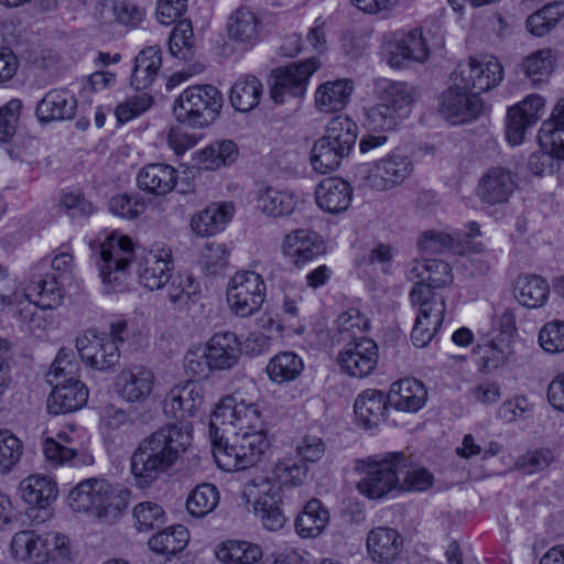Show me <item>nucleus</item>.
Wrapping results in <instances>:
<instances>
[{"label": "nucleus", "instance_id": "obj_1", "mask_svg": "<svg viewBox=\"0 0 564 564\" xmlns=\"http://www.w3.org/2000/svg\"><path fill=\"white\" fill-rule=\"evenodd\" d=\"M74 267L73 254L66 251L41 259L30 268L25 290L0 294V306L26 325L30 332L44 328L45 319L37 306L51 310L62 303L63 284L72 275Z\"/></svg>", "mask_w": 564, "mask_h": 564}, {"label": "nucleus", "instance_id": "obj_2", "mask_svg": "<svg viewBox=\"0 0 564 564\" xmlns=\"http://www.w3.org/2000/svg\"><path fill=\"white\" fill-rule=\"evenodd\" d=\"M405 276L414 284L409 297L417 311L411 339L414 346L423 348L441 328L446 312L445 297L434 289L451 285L453 271L443 260L414 259L408 264Z\"/></svg>", "mask_w": 564, "mask_h": 564}, {"label": "nucleus", "instance_id": "obj_3", "mask_svg": "<svg viewBox=\"0 0 564 564\" xmlns=\"http://www.w3.org/2000/svg\"><path fill=\"white\" fill-rule=\"evenodd\" d=\"M191 432L176 423H169L144 437L131 455L130 470L140 488L150 487L166 474L186 452Z\"/></svg>", "mask_w": 564, "mask_h": 564}, {"label": "nucleus", "instance_id": "obj_4", "mask_svg": "<svg viewBox=\"0 0 564 564\" xmlns=\"http://www.w3.org/2000/svg\"><path fill=\"white\" fill-rule=\"evenodd\" d=\"M243 389L246 393L238 389L216 404L209 424L210 436L218 435L219 430L232 435L267 432L256 398V384L248 382Z\"/></svg>", "mask_w": 564, "mask_h": 564}, {"label": "nucleus", "instance_id": "obj_5", "mask_svg": "<svg viewBox=\"0 0 564 564\" xmlns=\"http://www.w3.org/2000/svg\"><path fill=\"white\" fill-rule=\"evenodd\" d=\"M408 464L409 457L403 452L377 454L357 460L355 469L360 475L358 492L368 499L378 500L399 491L401 473Z\"/></svg>", "mask_w": 564, "mask_h": 564}, {"label": "nucleus", "instance_id": "obj_6", "mask_svg": "<svg viewBox=\"0 0 564 564\" xmlns=\"http://www.w3.org/2000/svg\"><path fill=\"white\" fill-rule=\"evenodd\" d=\"M73 359L69 351L61 349L47 372V381L54 386L47 399L51 414L70 413L87 403L88 389L75 378L78 367Z\"/></svg>", "mask_w": 564, "mask_h": 564}, {"label": "nucleus", "instance_id": "obj_7", "mask_svg": "<svg viewBox=\"0 0 564 564\" xmlns=\"http://www.w3.org/2000/svg\"><path fill=\"white\" fill-rule=\"evenodd\" d=\"M127 492L104 479H86L68 495V506L75 512H90L99 519L116 518L127 506Z\"/></svg>", "mask_w": 564, "mask_h": 564}, {"label": "nucleus", "instance_id": "obj_8", "mask_svg": "<svg viewBox=\"0 0 564 564\" xmlns=\"http://www.w3.org/2000/svg\"><path fill=\"white\" fill-rule=\"evenodd\" d=\"M97 267L106 292L123 290L135 259V243L119 231L109 234L99 245Z\"/></svg>", "mask_w": 564, "mask_h": 564}, {"label": "nucleus", "instance_id": "obj_9", "mask_svg": "<svg viewBox=\"0 0 564 564\" xmlns=\"http://www.w3.org/2000/svg\"><path fill=\"white\" fill-rule=\"evenodd\" d=\"M241 356V343L232 332L214 334L204 345L195 346L186 354V368L195 376L207 371H225L234 368Z\"/></svg>", "mask_w": 564, "mask_h": 564}, {"label": "nucleus", "instance_id": "obj_10", "mask_svg": "<svg viewBox=\"0 0 564 564\" xmlns=\"http://www.w3.org/2000/svg\"><path fill=\"white\" fill-rule=\"evenodd\" d=\"M213 456L217 466L225 471H237L253 466L269 447L267 432L235 434L230 440L210 436Z\"/></svg>", "mask_w": 564, "mask_h": 564}, {"label": "nucleus", "instance_id": "obj_11", "mask_svg": "<svg viewBox=\"0 0 564 564\" xmlns=\"http://www.w3.org/2000/svg\"><path fill=\"white\" fill-rule=\"evenodd\" d=\"M223 101L221 93L212 85L191 86L175 99L173 112L178 122L203 128L218 117Z\"/></svg>", "mask_w": 564, "mask_h": 564}, {"label": "nucleus", "instance_id": "obj_12", "mask_svg": "<svg viewBox=\"0 0 564 564\" xmlns=\"http://www.w3.org/2000/svg\"><path fill=\"white\" fill-rule=\"evenodd\" d=\"M205 404L204 387L193 380L174 384L162 401L163 414L192 433L191 421L197 417Z\"/></svg>", "mask_w": 564, "mask_h": 564}, {"label": "nucleus", "instance_id": "obj_13", "mask_svg": "<svg viewBox=\"0 0 564 564\" xmlns=\"http://www.w3.org/2000/svg\"><path fill=\"white\" fill-rule=\"evenodd\" d=\"M265 283L254 271H239L227 286V303L230 312L238 317L254 315L265 301Z\"/></svg>", "mask_w": 564, "mask_h": 564}, {"label": "nucleus", "instance_id": "obj_14", "mask_svg": "<svg viewBox=\"0 0 564 564\" xmlns=\"http://www.w3.org/2000/svg\"><path fill=\"white\" fill-rule=\"evenodd\" d=\"M410 156L393 152L375 161L364 177V185L376 192H388L401 186L413 172Z\"/></svg>", "mask_w": 564, "mask_h": 564}, {"label": "nucleus", "instance_id": "obj_15", "mask_svg": "<svg viewBox=\"0 0 564 564\" xmlns=\"http://www.w3.org/2000/svg\"><path fill=\"white\" fill-rule=\"evenodd\" d=\"M452 82V85L440 95L438 112L452 124L469 123L481 113L482 99L459 83Z\"/></svg>", "mask_w": 564, "mask_h": 564}, {"label": "nucleus", "instance_id": "obj_16", "mask_svg": "<svg viewBox=\"0 0 564 564\" xmlns=\"http://www.w3.org/2000/svg\"><path fill=\"white\" fill-rule=\"evenodd\" d=\"M321 67L317 58H308L276 68L273 73L271 98L275 104H283L289 97H302L306 93L311 76Z\"/></svg>", "mask_w": 564, "mask_h": 564}, {"label": "nucleus", "instance_id": "obj_17", "mask_svg": "<svg viewBox=\"0 0 564 564\" xmlns=\"http://www.w3.org/2000/svg\"><path fill=\"white\" fill-rule=\"evenodd\" d=\"M387 64L394 69L408 67L411 63H424L430 51L421 30L395 33L383 46Z\"/></svg>", "mask_w": 564, "mask_h": 564}, {"label": "nucleus", "instance_id": "obj_18", "mask_svg": "<svg viewBox=\"0 0 564 564\" xmlns=\"http://www.w3.org/2000/svg\"><path fill=\"white\" fill-rule=\"evenodd\" d=\"M76 347L82 360L93 369L109 370L119 361V346L107 333L89 329L76 339Z\"/></svg>", "mask_w": 564, "mask_h": 564}, {"label": "nucleus", "instance_id": "obj_19", "mask_svg": "<svg viewBox=\"0 0 564 564\" xmlns=\"http://www.w3.org/2000/svg\"><path fill=\"white\" fill-rule=\"evenodd\" d=\"M378 358L377 344L370 338L360 337L339 351L337 362L348 376L366 378L376 369Z\"/></svg>", "mask_w": 564, "mask_h": 564}, {"label": "nucleus", "instance_id": "obj_20", "mask_svg": "<svg viewBox=\"0 0 564 564\" xmlns=\"http://www.w3.org/2000/svg\"><path fill=\"white\" fill-rule=\"evenodd\" d=\"M155 384L152 370L134 365L122 369L115 381L119 398L128 403H142L151 395Z\"/></svg>", "mask_w": 564, "mask_h": 564}, {"label": "nucleus", "instance_id": "obj_21", "mask_svg": "<svg viewBox=\"0 0 564 564\" xmlns=\"http://www.w3.org/2000/svg\"><path fill=\"white\" fill-rule=\"evenodd\" d=\"M173 256L170 248L153 246L139 265L140 283L150 291L163 290L174 274Z\"/></svg>", "mask_w": 564, "mask_h": 564}, {"label": "nucleus", "instance_id": "obj_22", "mask_svg": "<svg viewBox=\"0 0 564 564\" xmlns=\"http://www.w3.org/2000/svg\"><path fill=\"white\" fill-rule=\"evenodd\" d=\"M226 30L230 41L250 50L261 40L264 24L256 11L240 7L229 15Z\"/></svg>", "mask_w": 564, "mask_h": 564}, {"label": "nucleus", "instance_id": "obj_23", "mask_svg": "<svg viewBox=\"0 0 564 564\" xmlns=\"http://www.w3.org/2000/svg\"><path fill=\"white\" fill-rule=\"evenodd\" d=\"M544 107L545 99L538 94L528 95L509 107L506 119L508 141H522L525 130L538 122Z\"/></svg>", "mask_w": 564, "mask_h": 564}, {"label": "nucleus", "instance_id": "obj_24", "mask_svg": "<svg viewBox=\"0 0 564 564\" xmlns=\"http://www.w3.org/2000/svg\"><path fill=\"white\" fill-rule=\"evenodd\" d=\"M324 242L319 235L310 229H296L285 235L282 252L294 264L302 265L324 253Z\"/></svg>", "mask_w": 564, "mask_h": 564}, {"label": "nucleus", "instance_id": "obj_25", "mask_svg": "<svg viewBox=\"0 0 564 564\" xmlns=\"http://www.w3.org/2000/svg\"><path fill=\"white\" fill-rule=\"evenodd\" d=\"M367 552L373 562L393 564L403 550V539L392 528L378 527L367 535Z\"/></svg>", "mask_w": 564, "mask_h": 564}, {"label": "nucleus", "instance_id": "obj_26", "mask_svg": "<svg viewBox=\"0 0 564 564\" xmlns=\"http://www.w3.org/2000/svg\"><path fill=\"white\" fill-rule=\"evenodd\" d=\"M491 62L485 58L471 57L457 65L452 74V80L464 88L477 94L488 91L494 85Z\"/></svg>", "mask_w": 564, "mask_h": 564}, {"label": "nucleus", "instance_id": "obj_27", "mask_svg": "<svg viewBox=\"0 0 564 564\" xmlns=\"http://www.w3.org/2000/svg\"><path fill=\"white\" fill-rule=\"evenodd\" d=\"M256 200L263 214L276 218L290 216L299 204V196L290 188L262 183L257 189Z\"/></svg>", "mask_w": 564, "mask_h": 564}, {"label": "nucleus", "instance_id": "obj_28", "mask_svg": "<svg viewBox=\"0 0 564 564\" xmlns=\"http://www.w3.org/2000/svg\"><path fill=\"white\" fill-rule=\"evenodd\" d=\"M352 187L340 177H328L319 182L315 189L317 206L328 214L347 210L352 200Z\"/></svg>", "mask_w": 564, "mask_h": 564}, {"label": "nucleus", "instance_id": "obj_29", "mask_svg": "<svg viewBox=\"0 0 564 564\" xmlns=\"http://www.w3.org/2000/svg\"><path fill=\"white\" fill-rule=\"evenodd\" d=\"M235 206L230 202L213 203L191 219L192 230L199 237H210L223 231L232 219Z\"/></svg>", "mask_w": 564, "mask_h": 564}, {"label": "nucleus", "instance_id": "obj_30", "mask_svg": "<svg viewBox=\"0 0 564 564\" xmlns=\"http://www.w3.org/2000/svg\"><path fill=\"white\" fill-rule=\"evenodd\" d=\"M354 90V82L349 78L327 80L316 88L315 106L325 113L340 111L349 104Z\"/></svg>", "mask_w": 564, "mask_h": 564}, {"label": "nucleus", "instance_id": "obj_31", "mask_svg": "<svg viewBox=\"0 0 564 564\" xmlns=\"http://www.w3.org/2000/svg\"><path fill=\"white\" fill-rule=\"evenodd\" d=\"M19 494L26 505L46 509L57 499L58 486L47 475L33 474L21 480Z\"/></svg>", "mask_w": 564, "mask_h": 564}, {"label": "nucleus", "instance_id": "obj_32", "mask_svg": "<svg viewBox=\"0 0 564 564\" xmlns=\"http://www.w3.org/2000/svg\"><path fill=\"white\" fill-rule=\"evenodd\" d=\"M380 104L399 118L406 117L415 101L416 90L405 82L382 79L378 84Z\"/></svg>", "mask_w": 564, "mask_h": 564}, {"label": "nucleus", "instance_id": "obj_33", "mask_svg": "<svg viewBox=\"0 0 564 564\" xmlns=\"http://www.w3.org/2000/svg\"><path fill=\"white\" fill-rule=\"evenodd\" d=\"M330 520L328 509L319 499L308 500L294 520V529L301 539H316L324 533Z\"/></svg>", "mask_w": 564, "mask_h": 564}, {"label": "nucleus", "instance_id": "obj_34", "mask_svg": "<svg viewBox=\"0 0 564 564\" xmlns=\"http://www.w3.org/2000/svg\"><path fill=\"white\" fill-rule=\"evenodd\" d=\"M427 392L416 379L405 378L393 382L388 400L392 408L403 412H417L426 402Z\"/></svg>", "mask_w": 564, "mask_h": 564}, {"label": "nucleus", "instance_id": "obj_35", "mask_svg": "<svg viewBox=\"0 0 564 564\" xmlns=\"http://www.w3.org/2000/svg\"><path fill=\"white\" fill-rule=\"evenodd\" d=\"M76 107L74 94L65 89H54L37 104L36 116L42 122L69 120L74 117Z\"/></svg>", "mask_w": 564, "mask_h": 564}, {"label": "nucleus", "instance_id": "obj_36", "mask_svg": "<svg viewBox=\"0 0 564 564\" xmlns=\"http://www.w3.org/2000/svg\"><path fill=\"white\" fill-rule=\"evenodd\" d=\"M177 178L178 173L173 166L155 163L149 164L139 171L137 184L144 192L163 196L174 189Z\"/></svg>", "mask_w": 564, "mask_h": 564}, {"label": "nucleus", "instance_id": "obj_37", "mask_svg": "<svg viewBox=\"0 0 564 564\" xmlns=\"http://www.w3.org/2000/svg\"><path fill=\"white\" fill-rule=\"evenodd\" d=\"M389 400L381 391L368 389L355 400L354 410L358 424L365 429H373L384 421Z\"/></svg>", "mask_w": 564, "mask_h": 564}, {"label": "nucleus", "instance_id": "obj_38", "mask_svg": "<svg viewBox=\"0 0 564 564\" xmlns=\"http://www.w3.org/2000/svg\"><path fill=\"white\" fill-rule=\"evenodd\" d=\"M43 454L51 466L58 467L69 465L73 467L90 466L94 464V456L83 446H63L53 437L43 441Z\"/></svg>", "mask_w": 564, "mask_h": 564}, {"label": "nucleus", "instance_id": "obj_39", "mask_svg": "<svg viewBox=\"0 0 564 564\" xmlns=\"http://www.w3.org/2000/svg\"><path fill=\"white\" fill-rule=\"evenodd\" d=\"M163 290L172 308L176 311H188L199 294V285L194 278L180 272L169 279Z\"/></svg>", "mask_w": 564, "mask_h": 564}, {"label": "nucleus", "instance_id": "obj_40", "mask_svg": "<svg viewBox=\"0 0 564 564\" xmlns=\"http://www.w3.org/2000/svg\"><path fill=\"white\" fill-rule=\"evenodd\" d=\"M549 294V283L539 275L525 274L516 280L513 295L519 304L524 307L538 308L543 306Z\"/></svg>", "mask_w": 564, "mask_h": 564}, {"label": "nucleus", "instance_id": "obj_41", "mask_svg": "<svg viewBox=\"0 0 564 564\" xmlns=\"http://www.w3.org/2000/svg\"><path fill=\"white\" fill-rule=\"evenodd\" d=\"M354 143H314L310 163L314 172L327 174L336 171L341 160L349 155Z\"/></svg>", "mask_w": 564, "mask_h": 564}, {"label": "nucleus", "instance_id": "obj_42", "mask_svg": "<svg viewBox=\"0 0 564 564\" xmlns=\"http://www.w3.org/2000/svg\"><path fill=\"white\" fill-rule=\"evenodd\" d=\"M417 248L427 254L443 253L446 251L455 254L467 253V248L463 243L462 235L458 231L452 234L438 229L425 230L417 239Z\"/></svg>", "mask_w": 564, "mask_h": 564}, {"label": "nucleus", "instance_id": "obj_43", "mask_svg": "<svg viewBox=\"0 0 564 564\" xmlns=\"http://www.w3.org/2000/svg\"><path fill=\"white\" fill-rule=\"evenodd\" d=\"M263 556L259 544L245 540H227L216 549V557L224 564H254Z\"/></svg>", "mask_w": 564, "mask_h": 564}, {"label": "nucleus", "instance_id": "obj_44", "mask_svg": "<svg viewBox=\"0 0 564 564\" xmlns=\"http://www.w3.org/2000/svg\"><path fill=\"white\" fill-rule=\"evenodd\" d=\"M263 95V85L256 76L238 78L230 89L229 101L235 110L249 112L254 109Z\"/></svg>", "mask_w": 564, "mask_h": 564}, {"label": "nucleus", "instance_id": "obj_45", "mask_svg": "<svg viewBox=\"0 0 564 564\" xmlns=\"http://www.w3.org/2000/svg\"><path fill=\"white\" fill-rule=\"evenodd\" d=\"M161 66L162 56L160 47H145L135 57L131 75V86L138 90L148 88L155 79Z\"/></svg>", "mask_w": 564, "mask_h": 564}, {"label": "nucleus", "instance_id": "obj_46", "mask_svg": "<svg viewBox=\"0 0 564 564\" xmlns=\"http://www.w3.org/2000/svg\"><path fill=\"white\" fill-rule=\"evenodd\" d=\"M304 370L303 359L293 351H280L268 362L265 371L276 384L295 381Z\"/></svg>", "mask_w": 564, "mask_h": 564}, {"label": "nucleus", "instance_id": "obj_47", "mask_svg": "<svg viewBox=\"0 0 564 564\" xmlns=\"http://www.w3.org/2000/svg\"><path fill=\"white\" fill-rule=\"evenodd\" d=\"M237 156L236 143H208L193 153V165L202 170H217L235 162Z\"/></svg>", "mask_w": 564, "mask_h": 564}, {"label": "nucleus", "instance_id": "obj_48", "mask_svg": "<svg viewBox=\"0 0 564 564\" xmlns=\"http://www.w3.org/2000/svg\"><path fill=\"white\" fill-rule=\"evenodd\" d=\"M517 323L513 312L507 310L499 319V335L496 337V367L514 360Z\"/></svg>", "mask_w": 564, "mask_h": 564}, {"label": "nucleus", "instance_id": "obj_49", "mask_svg": "<svg viewBox=\"0 0 564 564\" xmlns=\"http://www.w3.org/2000/svg\"><path fill=\"white\" fill-rule=\"evenodd\" d=\"M242 497L252 505L253 509L282 501L279 485L269 476H257L250 479L243 486Z\"/></svg>", "mask_w": 564, "mask_h": 564}, {"label": "nucleus", "instance_id": "obj_50", "mask_svg": "<svg viewBox=\"0 0 564 564\" xmlns=\"http://www.w3.org/2000/svg\"><path fill=\"white\" fill-rule=\"evenodd\" d=\"M556 56L551 48H541L528 55L522 69L532 85L536 86L547 80L555 68Z\"/></svg>", "mask_w": 564, "mask_h": 564}, {"label": "nucleus", "instance_id": "obj_51", "mask_svg": "<svg viewBox=\"0 0 564 564\" xmlns=\"http://www.w3.org/2000/svg\"><path fill=\"white\" fill-rule=\"evenodd\" d=\"M564 17V1H553L530 14L527 30L534 36H543L553 30Z\"/></svg>", "mask_w": 564, "mask_h": 564}, {"label": "nucleus", "instance_id": "obj_52", "mask_svg": "<svg viewBox=\"0 0 564 564\" xmlns=\"http://www.w3.org/2000/svg\"><path fill=\"white\" fill-rule=\"evenodd\" d=\"M189 534L184 525H173L149 540V547L160 554H176L185 549Z\"/></svg>", "mask_w": 564, "mask_h": 564}, {"label": "nucleus", "instance_id": "obj_53", "mask_svg": "<svg viewBox=\"0 0 564 564\" xmlns=\"http://www.w3.org/2000/svg\"><path fill=\"white\" fill-rule=\"evenodd\" d=\"M219 503V492L212 484L196 486L186 499L188 513L196 518H203L214 511Z\"/></svg>", "mask_w": 564, "mask_h": 564}, {"label": "nucleus", "instance_id": "obj_54", "mask_svg": "<svg viewBox=\"0 0 564 564\" xmlns=\"http://www.w3.org/2000/svg\"><path fill=\"white\" fill-rule=\"evenodd\" d=\"M11 550L18 560H39L45 555V541L34 531H21L14 534Z\"/></svg>", "mask_w": 564, "mask_h": 564}, {"label": "nucleus", "instance_id": "obj_55", "mask_svg": "<svg viewBox=\"0 0 564 564\" xmlns=\"http://www.w3.org/2000/svg\"><path fill=\"white\" fill-rule=\"evenodd\" d=\"M271 475L280 488L283 486L297 487L304 482L307 467L303 463L288 457L275 463Z\"/></svg>", "mask_w": 564, "mask_h": 564}, {"label": "nucleus", "instance_id": "obj_56", "mask_svg": "<svg viewBox=\"0 0 564 564\" xmlns=\"http://www.w3.org/2000/svg\"><path fill=\"white\" fill-rule=\"evenodd\" d=\"M134 527L139 532H148L161 527L166 516L163 508L153 501H143L133 508Z\"/></svg>", "mask_w": 564, "mask_h": 564}, {"label": "nucleus", "instance_id": "obj_57", "mask_svg": "<svg viewBox=\"0 0 564 564\" xmlns=\"http://www.w3.org/2000/svg\"><path fill=\"white\" fill-rule=\"evenodd\" d=\"M193 28L191 22L180 21L170 34V52L180 59H188L193 54Z\"/></svg>", "mask_w": 564, "mask_h": 564}, {"label": "nucleus", "instance_id": "obj_58", "mask_svg": "<svg viewBox=\"0 0 564 564\" xmlns=\"http://www.w3.org/2000/svg\"><path fill=\"white\" fill-rule=\"evenodd\" d=\"M22 454V442L9 431H0V474L10 473L20 462Z\"/></svg>", "mask_w": 564, "mask_h": 564}, {"label": "nucleus", "instance_id": "obj_59", "mask_svg": "<svg viewBox=\"0 0 564 564\" xmlns=\"http://www.w3.org/2000/svg\"><path fill=\"white\" fill-rule=\"evenodd\" d=\"M555 460L552 449L543 447L528 451L516 462V468L524 474L532 475L541 473L550 467Z\"/></svg>", "mask_w": 564, "mask_h": 564}, {"label": "nucleus", "instance_id": "obj_60", "mask_svg": "<svg viewBox=\"0 0 564 564\" xmlns=\"http://www.w3.org/2000/svg\"><path fill=\"white\" fill-rule=\"evenodd\" d=\"M110 212L124 219H135L147 209V204L139 195L119 194L109 202Z\"/></svg>", "mask_w": 564, "mask_h": 564}, {"label": "nucleus", "instance_id": "obj_61", "mask_svg": "<svg viewBox=\"0 0 564 564\" xmlns=\"http://www.w3.org/2000/svg\"><path fill=\"white\" fill-rule=\"evenodd\" d=\"M358 126L346 116L332 118L324 129L322 141H356Z\"/></svg>", "mask_w": 564, "mask_h": 564}, {"label": "nucleus", "instance_id": "obj_62", "mask_svg": "<svg viewBox=\"0 0 564 564\" xmlns=\"http://www.w3.org/2000/svg\"><path fill=\"white\" fill-rule=\"evenodd\" d=\"M541 150L533 153L529 160L531 171L542 175L546 169H552L555 160H564V143H540Z\"/></svg>", "mask_w": 564, "mask_h": 564}, {"label": "nucleus", "instance_id": "obj_63", "mask_svg": "<svg viewBox=\"0 0 564 564\" xmlns=\"http://www.w3.org/2000/svg\"><path fill=\"white\" fill-rule=\"evenodd\" d=\"M564 141V98L554 106L551 117L546 119L540 130L538 141Z\"/></svg>", "mask_w": 564, "mask_h": 564}, {"label": "nucleus", "instance_id": "obj_64", "mask_svg": "<svg viewBox=\"0 0 564 564\" xmlns=\"http://www.w3.org/2000/svg\"><path fill=\"white\" fill-rule=\"evenodd\" d=\"M540 346L550 354L564 351V322L546 323L539 333Z\"/></svg>", "mask_w": 564, "mask_h": 564}]
</instances>
